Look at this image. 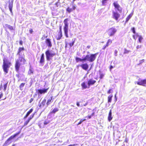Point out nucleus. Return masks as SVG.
<instances>
[{
    "label": "nucleus",
    "instance_id": "obj_1",
    "mask_svg": "<svg viewBox=\"0 0 146 146\" xmlns=\"http://www.w3.org/2000/svg\"><path fill=\"white\" fill-rule=\"evenodd\" d=\"M19 58L16 61L15 64V68L17 72H19L20 66L21 65L25 64L26 62L24 58V54H23L22 55H19Z\"/></svg>",
    "mask_w": 146,
    "mask_h": 146
},
{
    "label": "nucleus",
    "instance_id": "obj_2",
    "mask_svg": "<svg viewBox=\"0 0 146 146\" xmlns=\"http://www.w3.org/2000/svg\"><path fill=\"white\" fill-rule=\"evenodd\" d=\"M11 65V63L7 59L5 58L3 59V68L5 74L8 73L9 69Z\"/></svg>",
    "mask_w": 146,
    "mask_h": 146
},
{
    "label": "nucleus",
    "instance_id": "obj_3",
    "mask_svg": "<svg viewBox=\"0 0 146 146\" xmlns=\"http://www.w3.org/2000/svg\"><path fill=\"white\" fill-rule=\"evenodd\" d=\"M98 53L94 54H87L84 57L85 62L87 61L90 62H92L95 60Z\"/></svg>",
    "mask_w": 146,
    "mask_h": 146
},
{
    "label": "nucleus",
    "instance_id": "obj_4",
    "mask_svg": "<svg viewBox=\"0 0 146 146\" xmlns=\"http://www.w3.org/2000/svg\"><path fill=\"white\" fill-rule=\"evenodd\" d=\"M55 54V53L52 50H46L45 52L46 60L49 61L54 56Z\"/></svg>",
    "mask_w": 146,
    "mask_h": 146
},
{
    "label": "nucleus",
    "instance_id": "obj_5",
    "mask_svg": "<svg viewBox=\"0 0 146 146\" xmlns=\"http://www.w3.org/2000/svg\"><path fill=\"white\" fill-rule=\"evenodd\" d=\"M68 19H65L64 21V34L66 38L68 37Z\"/></svg>",
    "mask_w": 146,
    "mask_h": 146
},
{
    "label": "nucleus",
    "instance_id": "obj_6",
    "mask_svg": "<svg viewBox=\"0 0 146 146\" xmlns=\"http://www.w3.org/2000/svg\"><path fill=\"white\" fill-rule=\"evenodd\" d=\"M20 131L18 132L15 134L11 136L10 137H9L5 142V143L4 144V146H6L11 143V141L12 139L15 138L16 136L18 135L20 133Z\"/></svg>",
    "mask_w": 146,
    "mask_h": 146
},
{
    "label": "nucleus",
    "instance_id": "obj_7",
    "mask_svg": "<svg viewBox=\"0 0 146 146\" xmlns=\"http://www.w3.org/2000/svg\"><path fill=\"white\" fill-rule=\"evenodd\" d=\"M117 31V30L114 27L110 28L108 31V35L110 36H113Z\"/></svg>",
    "mask_w": 146,
    "mask_h": 146
},
{
    "label": "nucleus",
    "instance_id": "obj_8",
    "mask_svg": "<svg viewBox=\"0 0 146 146\" xmlns=\"http://www.w3.org/2000/svg\"><path fill=\"white\" fill-rule=\"evenodd\" d=\"M112 16L114 19L117 21V22H118V19L120 16V15L117 12L113 11Z\"/></svg>",
    "mask_w": 146,
    "mask_h": 146
},
{
    "label": "nucleus",
    "instance_id": "obj_9",
    "mask_svg": "<svg viewBox=\"0 0 146 146\" xmlns=\"http://www.w3.org/2000/svg\"><path fill=\"white\" fill-rule=\"evenodd\" d=\"M71 5L72 6V8H70L69 7H68L66 9V11L69 13H70L73 10H75L76 8V5L74 4L73 2L72 3Z\"/></svg>",
    "mask_w": 146,
    "mask_h": 146
},
{
    "label": "nucleus",
    "instance_id": "obj_10",
    "mask_svg": "<svg viewBox=\"0 0 146 146\" xmlns=\"http://www.w3.org/2000/svg\"><path fill=\"white\" fill-rule=\"evenodd\" d=\"M96 82V81L92 79H90L88 81V88H89L90 86L94 85Z\"/></svg>",
    "mask_w": 146,
    "mask_h": 146
},
{
    "label": "nucleus",
    "instance_id": "obj_11",
    "mask_svg": "<svg viewBox=\"0 0 146 146\" xmlns=\"http://www.w3.org/2000/svg\"><path fill=\"white\" fill-rule=\"evenodd\" d=\"M113 4L115 9H117V11L119 12H121V9L118 4L117 2H114Z\"/></svg>",
    "mask_w": 146,
    "mask_h": 146
},
{
    "label": "nucleus",
    "instance_id": "obj_12",
    "mask_svg": "<svg viewBox=\"0 0 146 146\" xmlns=\"http://www.w3.org/2000/svg\"><path fill=\"white\" fill-rule=\"evenodd\" d=\"M48 89V88L46 89L43 88L42 89H38L37 91L38 95H39V94H44L45 93L47 92Z\"/></svg>",
    "mask_w": 146,
    "mask_h": 146
},
{
    "label": "nucleus",
    "instance_id": "obj_13",
    "mask_svg": "<svg viewBox=\"0 0 146 146\" xmlns=\"http://www.w3.org/2000/svg\"><path fill=\"white\" fill-rule=\"evenodd\" d=\"M135 83L139 85L145 86V84H146V79L141 80L139 82H135Z\"/></svg>",
    "mask_w": 146,
    "mask_h": 146
},
{
    "label": "nucleus",
    "instance_id": "obj_14",
    "mask_svg": "<svg viewBox=\"0 0 146 146\" xmlns=\"http://www.w3.org/2000/svg\"><path fill=\"white\" fill-rule=\"evenodd\" d=\"M56 1V2L55 3V8L54 10L57 9L61 7L60 3V0H55Z\"/></svg>",
    "mask_w": 146,
    "mask_h": 146
},
{
    "label": "nucleus",
    "instance_id": "obj_15",
    "mask_svg": "<svg viewBox=\"0 0 146 146\" xmlns=\"http://www.w3.org/2000/svg\"><path fill=\"white\" fill-rule=\"evenodd\" d=\"M80 66L82 67V68L84 70H87L88 68V64L86 63H84L80 65Z\"/></svg>",
    "mask_w": 146,
    "mask_h": 146
},
{
    "label": "nucleus",
    "instance_id": "obj_16",
    "mask_svg": "<svg viewBox=\"0 0 146 146\" xmlns=\"http://www.w3.org/2000/svg\"><path fill=\"white\" fill-rule=\"evenodd\" d=\"M24 50V48L23 47L19 48L18 52L17 54V55H22L23 54H24V53L22 52V51Z\"/></svg>",
    "mask_w": 146,
    "mask_h": 146
},
{
    "label": "nucleus",
    "instance_id": "obj_17",
    "mask_svg": "<svg viewBox=\"0 0 146 146\" xmlns=\"http://www.w3.org/2000/svg\"><path fill=\"white\" fill-rule=\"evenodd\" d=\"M44 53L42 54L40 60V63L42 64V65H44Z\"/></svg>",
    "mask_w": 146,
    "mask_h": 146
},
{
    "label": "nucleus",
    "instance_id": "obj_18",
    "mask_svg": "<svg viewBox=\"0 0 146 146\" xmlns=\"http://www.w3.org/2000/svg\"><path fill=\"white\" fill-rule=\"evenodd\" d=\"M45 42L48 47H51L52 46V44L50 39H46Z\"/></svg>",
    "mask_w": 146,
    "mask_h": 146
},
{
    "label": "nucleus",
    "instance_id": "obj_19",
    "mask_svg": "<svg viewBox=\"0 0 146 146\" xmlns=\"http://www.w3.org/2000/svg\"><path fill=\"white\" fill-rule=\"evenodd\" d=\"M113 118V117L112 116V111L111 110V109L109 113L108 116V121L110 122L112 120Z\"/></svg>",
    "mask_w": 146,
    "mask_h": 146
},
{
    "label": "nucleus",
    "instance_id": "obj_20",
    "mask_svg": "<svg viewBox=\"0 0 146 146\" xmlns=\"http://www.w3.org/2000/svg\"><path fill=\"white\" fill-rule=\"evenodd\" d=\"M13 6V1H9V10L12 13V9Z\"/></svg>",
    "mask_w": 146,
    "mask_h": 146
},
{
    "label": "nucleus",
    "instance_id": "obj_21",
    "mask_svg": "<svg viewBox=\"0 0 146 146\" xmlns=\"http://www.w3.org/2000/svg\"><path fill=\"white\" fill-rule=\"evenodd\" d=\"M76 60L77 62H78L79 61H80L82 62H85L84 57L83 58H81L78 57H76Z\"/></svg>",
    "mask_w": 146,
    "mask_h": 146
},
{
    "label": "nucleus",
    "instance_id": "obj_22",
    "mask_svg": "<svg viewBox=\"0 0 146 146\" xmlns=\"http://www.w3.org/2000/svg\"><path fill=\"white\" fill-rule=\"evenodd\" d=\"M52 98L53 97L51 96L48 99V100L47 102L46 103V104L47 106L48 105L51 103V102H52Z\"/></svg>",
    "mask_w": 146,
    "mask_h": 146
},
{
    "label": "nucleus",
    "instance_id": "obj_23",
    "mask_svg": "<svg viewBox=\"0 0 146 146\" xmlns=\"http://www.w3.org/2000/svg\"><path fill=\"white\" fill-rule=\"evenodd\" d=\"M82 88L84 89H86L88 88V87L86 85V83L85 82H83L81 85Z\"/></svg>",
    "mask_w": 146,
    "mask_h": 146
},
{
    "label": "nucleus",
    "instance_id": "obj_24",
    "mask_svg": "<svg viewBox=\"0 0 146 146\" xmlns=\"http://www.w3.org/2000/svg\"><path fill=\"white\" fill-rule=\"evenodd\" d=\"M113 96L112 94H110L108 97V103H110L111 102L112 100V98Z\"/></svg>",
    "mask_w": 146,
    "mask_h": 146
},
{
    "label": "nucleus",
    "instance_id": "obj_25",
    "mask_svg": "<svg viewBox=\"0 0 146 146\" xmlns=\"http://www.w3.org/2000/svg\"><path fill=\"white\" fill-rule=\"evenodd\" d=\"M62 36V32L60 33L59 32V34L58 35V37L57 38V40H60Z\"/></svg>",
    "mask_w": 146,
    "mask_h": 146
},
{
    "label": "nucleus",
    "instance_id": "obj_26",
    "mask_svg": "<svg viewBox=\"0 0 146 146\" xmlns=\"http://www.w3.org/2000/svg\"><path fill=\"white\" fill-rule=\"evenodd\" d=\"M58 110L59 109L58 108H55L51 112V113H54Z\"/></svg>",
    "mask_w": 146,
    "mask_h": 146
},
{
    "label": "nucleus",
    "instance_id": "obj_27",
    "mask_svg": "<svg viewBox=\"0 0 146 146\" xmlns=\"http://www.w3.org/2000/svg\"><path fill=\"white\" fill-rule=\"evenodd\" d=\"M132 15H131V14H129L128 16L126 18L125 21V23H127L129 20V19L131 18V17L132 16Z\"/></svg>",
    "mask_w": 146,
    "mask_h": 146
},
{
    "label": "nucleus",
    "instance_id": "obj_28",
    "mask_svg": "<svg viewBox=\"0 0 146 146\" xmlns=\"http://www.w3.org/2000/svg\"><path fill=\"white\" fill-rule=\"evenodd\" d=\"M46 102V100L44 99L42 102L40 104V106H39L40 107L42 105V106H44Z\"/></svg>",
    "mask_w": 146,
    "mask_h": 146
},
{
    "label": "nucleus",
    "instance_id": "obj_29",
    "mask_svg": "<svg viewBox=\"0 0 146 146\" xmlns=\"http://www.w3.org/2000/svg\"><path fill=\"white\" fill-rule=\"evenodd\" d=\"M6 27L9 29L10 30H12L13 29V28L12 26L8 25H6Z\"/></svg>",
    "mask_w": 146,
    "mask_h": 146
},
{
    "label": "nucleus",
    "instance_id": "obj_30",
    "mask_svg": "<svg viewBox=\"0 0 146 146\" xmlns=\"http://www.w3.org/2000/svg\"><path fill=\"white\" fill-rule=\"evenodd\" d=\"M111 43H112V40H110V39H109L108 40V41L106 43V46H108L109 45V44H110Z\"/></svg>",
    "mask_w": 146,
    "mask_h": 146
},
{
    "label": "nucleus",
    "instance_id": "obj_31",
    "mask_svg": "<svg viewBox=\"0 0 146 146\" xmlns=\"http://www.w3.org/2000/svg\"><path fill=\"white\" fill-rule=\"evenodd\" d=\"M33 111V110L32 109H31L29 111L27 112L26 115L28 116L29 115V114Z\"/></svg>",
    "mask_w": 146,
    "mask_h": 146
},
{
    "label": "nucleus",
    "instance_id": "obj_32",
    "mask_svg": "<svg viewBox=\"0 0 146 146\" xmlns=\"http://www.w3.org/2000/svg\"><path fill=\"white\" fill-rule=\"evenodd\" d=\"M143 39V38L141 36H139V39H138V41L139 43H141V41H142Z\"/></svg>",
    "mask_w": 146,
    "mask_h": 146
},
{
    "label": "nucleus",
    "instance_id": "obj_33",
    "mask_svg": "<svg viewBox=\"0 0 146 146\" xmlns=\"http://www.w3.org/2000/svg\"><path fill=\"white\" fill-rule=\"evenodd\" d=\"M108 0H103L102 2V5H105Z\"/></svg>",
    "mask_w": 146,
    "mask_h": 146
},
{
    "label": "nucleus",
    "instance_id": "obj_34",
    "mask_svg": "<svg viewBox=\"0 0 146 146\" xmlns=\"http://www.w3.org/2000/svg\"><path fill=\"white\" fill-rule=\"evenodd\" d=\"M86 119H81L79 123H78V125H80L81 124V123L84 121H85Z\"/></svg>",
    "mask_w": 146,
    "mask_h": 146
},
{
    "label": "nucleus",
    "instance_id": "obj_35",
    "mask_svg": "<svg viewBox=\"0 0 146 146\" xmlns=\"http://www.w3.org/2000/svg\"><path fill=\"white\" fill-rule=\"evenodd\" d=\"M25 84V83H21L20 86H19L20 88H23V87L24 86Z\"/></svg>",
    "mask_w": 146,
    "mask_h": 146
},
{
    "label": "nucleus",
    "instance_id": "obj_36",
    "mask_svg": "<svg viewBox=\"0 0 146 146\" xmlns=\"http://www.w3.org/2000/svg\"><path fill=\"white\" fill-rule=\"evenodd\" d=\"M131 30L133 32V33L134 34H135V27H133L132 28H131Z\"/></svg>",
    "mask_w": 146,
    "mask_h": 146
},
{
    "label": "nucleus",
    "instance_id": "obj_37",
    "mask_svg": "<svg viewBox=\"0 0 146 146\" xmlns=\"http://www.w3.org/2000/svg\"><path fill=\"white\" fill-rule=\"evenodd\" d=\"M33 71L31 69H30L28 72V74H33Z\"/></svg>",
    "mask_w": 146,
    "mask_h": 146
},
{
    "label": "nucleus",
    "instance_id": "obj_38",
    "mask_svg": "<svg viewBox=\"0 0 146 146\" xmlns=\"http://www.w3.org/2000/svg\"><path fill=\"white\" fill-rule=\"evenodd\" d=\"M74 41H73L72 42L70 43L69 44V45L70 46V47H71L74 44Z\"/></svg>",
    "mask_w": 146,
    "mask_h": 146
},
{
    "label": "nucleus",
    "instance_id": "obj_39",
    "mask_svg": "<svg viewBox=\"0 0 146 146\" xmlns=\"http://www.w3.org/2000/svg\"><path fill=\"white\" fill-rule=\"evenodd\" d=\"M29 122V121H28V120L26 121L24 123V125L25 126L27 125Z\"/></svg>",
    "mask_w": 146,
    "mask_h": 146
},
{
    "label": "nucleus",
    "instance_id": "obj_40",
    "mask_svg": "<svg viewBox=\"0 0 146 146\" xmlns=\"http://www.w3.org/2000/svg\"><path fill=\"white\" fill-rule=\"evenodd\" d=\"M144 61H145V60L144 59H143L142 60H140L139 61V65L141 64L143 62H144Z\"/></svg>",
    "mask_w": 146,
    "mask_h": 146
},
{
    "label": "nucleus",
    "instance_id": "obj_41",
    "mask_svg": "<svg viewBox=\"0 0 146 146\" xmlns=\"http://www.w3.org/2000/svg\"><path fill=\"white\" fill-rule=\"evenodd\" d=\"M49 123V121H45L44 122V125H46L48 124Z\"/></svg>",
    "mask_w": 146,
    "mask_h": 146
},
{
    "label": "nucleus",
    "instance_id": "obj_42",
    "mask_svg": "<svg viewBox=\"0 0 146 146\" xmlns=\"http://www.w3.org/2000/svg\"><path fill=\"white\" fill-rule=\"evenodd\" d=\"M117 50H115L114 51V55L115 56H117Z\"/></svg>",
    "mask_w": 146,
    "mask_h": 146
},
{
    "label": "nucleus",
    "instance_id": "obj_43",
    "mask_svg": "<svg viewBox=\"0 0 146 146\" xmlns=\"http://www.w3.org/2000/svg\"><path fill=\"white\" fill-rule=\"evenodd\" d=\"M142 46L141 45H138L136 47V48L137 49H138L139 48H141Z\"/></svg>",
    "mask_w": 146,
    "mask_h": 146
},
{
    "label": "nucleus",
    "instance_id": "obj_44",
    "mask_svg": "<svg viewBox=\"0 0 146 146\" xmlns=\"http://www.w3.org/2000/svg\"><path fill=\"white\" fill-rule=\"evenodd\" d=\"M104 76V74L102 73H101L100 74V78L101 79Z\"/></svg>",
    "mask_w": 146,
    "mask_h": 146
},
{
    "label": "nucleus",
    "instance_id": "obj_45",
    "mask_svg": "<svg viewBox=\"0 0 146 146\" xmlns=\"http://www.w3.org/2000/svg\"><path fill=\"white\" fill-rule=\"evenodd\" d=\"M129 52V51L126 49H125V51L124 52V54H127Z\"/></svg>",
    "mask_w": 146,
    "mask_h": 146
},
{
    "label": "nucleus",
    "instance_id": "obj_46",
    "mask_svg": "<svg viewBox=\"0 0 146 146\" xmlns=\"http://www.w3.org/2000/svg\"><path fill=\"white\" fill-rule=\"evenodd\" d=\"M7 84H5L4 85V89L5 90L6 89V88L7 87Z\"/></svg>",
    "mask_w": 146,
    "mask_h": 146
},
{
    "label": "nucleus",
    "instance_id": "obj_47",
    "mask_svg": "<svg viewBox=\"0 0 146 146\" xmlns=\"http://www.w3.org/2000/svg\"><path fill=\"white\" fill-rule=\"evenodd\" d=\"M112 93V91H111V89H110L109 90L108 92V93L109 94L110 93Z\"/></svg>",
    "mask_w": 146,
    "mask_h": 146
},
{
    "label": "nucleus",
    "instance_id": "obj_48",
    "mask_svg": "<svg viewBox=\"0 0 146 146\" xmlns=\"http://www.w3.org/2000/svg\"><path fill=\"white\" fill-rule=\"evenodd\" d=\"M59 29H60L59 32H60V33L62 32V26H60Z\"/></svg>",
    "mask_w": 146,
    "mask_h": 146
},
{
    "label": "nucleus",
    "instance_id": "obj_49",
    "mask_svg": "<svg viewBox=\"0 0 146 146\" xmlns=\"http://www.w3.org/2000/svg\"><path fill=\"white\" fill-rule=\"evenodd\" d=\"M76 105L78 107H79L80 106V105L79 104V102H77V103H76Z\"/></svg>",
    "mask_w": 146,
    "mask_h": 146
},
{
    "label": "nucleus",
    "instance_id": "obj_50",
    "mask_svg": "<svg viewBox=\"0 0 146 146\" xmlns=\"http://www.w3.org/2000/svg\"><path fill=\"white\" fill-rule=\"evenodd\" d=\"M34 114H33V115H31L30 116V117L32 119L34 117Z\"/></svg>",
    "mask_w": 146,
    "mask_h": 146
},
{
    "label": "nucleus",
    "instance_id": "obj_51",
    "mask_svg": "<svg viewBox=\"0 0 146 146\" xmlns=\"http://www.w3.org/2000/svg\"><path fill=\"white\" fill-rule=\"evenodd\" d=\"M133 39L135 40L137 38L135 37V35H133Z\"/></svg>",
    "mask_w": 146,
    "mask_h": 146
},
{
    "label": "nucleus",
    "instance_id": "obj_52",
    "mask_svg": "<svg viewBox=\"0 0 146 146\" xmlns=\"http://www.w3.org/2000/svg\"><path fill=\"white\" fill-rule=\"evenodd\" d=\"M117 93L115 94L114 96V98L115 99V101H117V98H116V94Z\"/></svg>",
    "mask_w": 146,
    "mask_h": 146
},
{
    "label": "nucleus",
    "instance_id": "obj_53",
    "mask_svg": "<svg viewBox=\"0 0 146 146\" xmlns=\"http://www.w3.org/2000/svg\"><path fill=\"white\" fill-rule=\"evenodd\" d=\"M33 100V98H31V99L30 100V103H31V102H32Z\"/></svg>",
    "mask_w": 146,
    "mask_h": 146
},
{
    "label": "nucleus",
    "instance_id": "obj_54",
    "mask_svg": "<svg viewBox=\"0 0 146 146\" xmlns=\"http://www.w3.org/2000/svg\"><path fill=\"white\" fill-rule=\"evenodd\" d=\"M16 76L19 79H20V77L19 74H16Z\"/></svg>",
    "mask_w": 146,
    "mask_h": 146
},
{
    "label": "nucleus",
    "instance_id": "obj_55",
    "mask_svg": "<svg viewBox=\"0 0 146 146\" xmlns=\"http://www.w3.org/2000/svg\"><path fill=\"white\" fill-rule=\"evenodd\" d=\"M19 44H20L22 45L23 44V41L22 40H21L19 42Z\"/></svg>",
    "mask_w": 146,
    "mask_h": 146
},
{
    "label": "nucleus",
    "instance_id": "obj_56",
    "mask_svg": "<svg viewBox=\"0 0 146 146\" xmlns=\"http://www.w3.org/2000/svg\"><path fill=\"white\" fill-rule=\"evenodd\" d=\"M29 32L30 33H32L33 32V30L32 29H31L29 30Z\"/></svg>",
    "mask_w": 146,
    "mask_h": 146
},
{
    "label": "nucleus",
    "instance_id": "obj_57",
    "mask_svg": "<svg viewBox=\"0 0 146 146\" xmlns=\"http://www.w3.org/2000/svg\"><path fill=\"white\" fill-rule=\"evenodd\" d=\"M3 96V94L2 93L0 94V99Z\"/></svg>",
    "mask_w": 146,
    "mask_h": 146
},
{
    "label": "nucleus",
    "instance_id": "obj_58",
    "mask_svg": "<svg viewBox=\"0 0 146 146\" xmlns=\"http://www.w3.org/2000/svg\"><path fill=\"white\" fill-rule=\"evenodd\" d=\"M107 46H106V45L105 46H104L103 48V49L104 50L105 49V48H106V47H107Z\"/></svg>",
    "mask_w": 146,
    "mask_h": 146
},
{
    "label": "nucleus",
    "instance_id": "obj_59",
    "mask_svg": "<svg viewBox=\"0 0 146 146\" xmlns=\"http://www.w3.org/2000/svg\"><path fill=\"white\" fill-rule=\"evenodd\" d=\"M88 103L86 102L85 104H84V106H85L88 105Z\"/></svg>",
    "mask_w": 146,
    "mask_h": 146
},
{
    "label": "nucleus",
    "instance_id": "obj_60",
    "mask_svg": "<svg viewBox=\"0 0 146 146\" xmlns=\"http://www.w3.org/2000/svg\"><path fill=\"white\" fill-rule=\"evenodd\" d=\"M113 68V66H110V69L111 70V69H112Z\"/></svg>",
    "mask_w": 146,
    "mask_h": 146
},
{
    "label": "nucleus",
    "instance_id": "obj_61",
    "mask_svg": "<svg viewBox=\"0 0 146 146\" xmlns=\"http://www.w3.org/2000/svg\"><path fill=\"white\" fill-rule=\"evenodd\" d=\"M27 117H28V116L27 115H26L24 117V119H26V118H27Z\"/></svg>",
    "mask_w": 146,
    "mask_h": 146
},
{
    "label": "nucleus",
    "instance_id": "obj_62",
    "mask_svg": "<svg viewBox=\"0 0 146 146\" xmlns=\"http://www.w3.org/2000/svg\"><path fill=\"white\" fill-rule=\"evenodd\" d=\"M91 117H92V116H91V115H90V116H88V118L89 119H90L91 118Z\"/></svg>",
    "mask_w": 146,
    "mask_h": 146
},
{
    "label": "nucleus",
    "instance_id": "obj_63",
    "mask_svg": "<svg viewBox=\"0 0 146 146\" xmlns=\"http://www.w3.org/2000/svg\"><path fill=\"white\" fill-rule=\"evenodd\" d=\"M32 119L30 117L28 118V121H29H29H30V120Z\"/></svg>",
    "mask_w": 146,
    "mask_h": 146
},
{
    "label": "nucleus",
    "instance_id": "obj_64",
    "mask_svg": "<svg viewBox=\"0 0 146 146\" xmlns=\"http://www.w3.org/2000/svg\"><path fill=\"white\" fill-rule=\"evenodd\" d=\"M90 47V46H88L87 47V48H89Z\"/></svg>",
    "mask_w": 146,
    "mask_h": 146
}]
</instances>
